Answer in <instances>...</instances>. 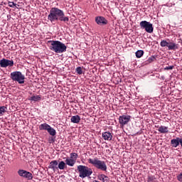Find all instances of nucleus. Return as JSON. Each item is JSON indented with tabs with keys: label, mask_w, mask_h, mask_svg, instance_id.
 Masks as SVG:
<instances>
[{
	"label": "nucleus",
	"mask_w": 182,
	"mask_h": 182,
	"mask_svg": "<svg viewBox=\"0 0 182 182\" xmlns=\"http://www.w3.org/2000/svg\"><path fill=\"white\" fill-rule=\"evenodd\" d=\"M76 163V161L75 159H72L71 158H67L65 160V164L67 166H70V167H73Z\"/></svg>",
	"instance_id": "nucleus-15"
},
{
	"label": "nucleus",
	"mask_w": 182,
	"mask_h": 182,
	"mask_svg": "<svg viewBox=\"0 0 182 182\" xmlns=\"http://www.w3.org/2000/svg\"><path fill=\"white\" fill-rule=\"evenodd\" d=\"M77 170L79 173V177L81 178H85V177H90L93 174V171L88 166L79 165L77 167Z\"/></svg>",
	"instance_id": "nucleus-4"
},
{
	"label": "nucleus",
	"mask_w": 182,
	"mask_h": 182,
	"mask_svg": "<svg viewBox=\"0 0 182 182\" xmlns=\"http://www.w3.org/2000/svg\"><path fill=\"white\" fill-rule=\"evenodd\" d=\"M6 107L5 106L0 107V117L3 116L4 114L6 113Z\"/></svg>",
	"instance_id": "nucleus-25"
},
{
	"label": "nucleus",
	"mask_w": 182,
	"mask_h": 182,
	"mask_svg": "<svg viewBox=\"0 0 182 182\" xmlns=\"http://www.w3.org/2000/svg\"><path fill=\"white\" fill-rule=\"evenodd\" d=\"M75 70L78 75H82L83 73V71L82 70V67H77Z\"/></svg>",
	"instance_id": "nucleus-28"
},
{
	"label": "nucleus",
	"mask_w": 182,
	"mask_h": 182,
	"mask_svg": "<svg viewBox=\"0 0 182 182\" xmlns=\"http://www.w3.org/2000/svg\"><path fill=\"white\" fill-rule=\"evenodd\" d=\"M9 6H10V8H14V6H16V4H15L14 1H9Z\"/></svg>",
	"instance_id": "nucleus-30"
},
{
	"label": "nucleus",
	"mask_w": 182,
	"mask_h": 182,
	"mask_svg": "<svg viewBox=\"0 0 182 182\" xmlns=\"http://www.w3.org/2000/svg\"><path fill=\"white\" fill-rule=\"evenodd\" d=\"M171 144L173 147H178L180 146V137H176L171 140Z\"/></svg>",
	"instance_id": "nucleus-14"
},
{
	"label": "nucleus",
	"mask_w": 182,
	"mask_h": 182,
	"mask_svg": "<svg viewBox=\"0 0 182 182\" xmlns=\"http://www.w3.org/2000/svg\"><path fill=\"white\" fill-rule=\"evenodd\" d=\"M70 159L75 160H77V153H71L70 156Z\"/></svg>",
	"instance_id": "nucleus-27"
},
{
	"label": "nucleus",
	"mask_w": 182,
	"mask_h": 182,
	"mask_svg": "<svg viewBox=\"0 0 182 182\" xmlns=\"http://www.w3.org/2000/svg\"><path fill=\"white\" fill-rule=\"evenodd\" d=\"M50 127V125L44 123V124H41L39 126V130H46L48 132V130L49 129V128Z\"/></svg>",
	"instance_id": "nucleus-18"
},
{
	"label": "nucleus",
	"mask_w": 182,
	"mask_h": 182,
	"mask_svg": "<svg viewBox=\"0 0 182 182\" xmlns=\"http://www.w3.org/2000/svg\"><path fill=\"white\" fill-rule=\"evenodd\" d=\"M139 26L141 29H144L147 33H153L154 28H153V24L147 21H142L139 23Z\"/></svg>",
	"instance_id": "nucleus-6"
},
{
	"label": "nucleus",
	"mask_w": 182,
	"mask_h": 182,
	"mask_svg": "<svg viewBox=\"0 0 182 182\" xmlns=\"http://www.w3.org/2000/svg\"><path fill=\"white\" fill-rule=\"evenodd\" d=\"M156 60V56L151 55L148 58V60L146 61V64L152 63V62H154Z\"/></svg>",
	"instance_id": "nucleus-24"
},
{
	"label": "nucleus",
	"mask_w": 182,
	"mask_h": 182,
	"mask_svg": "<svg viewBox=\"0 0 182 182\" xmlns=\"http://www.w3.org/2000/svg\"><path fill=\"white\" fill-rule=\"evenodd\" d=\"M48 43H50L49 46L50 50H53L55 53H63L68 49L66 45L59 41H50Z\"/></svg>",
	"instance_id": "nucleus-2"
},
{
	"label": "nucleus",
	"mask_w": 182,
	"mask_h": 182,
	"mask_svg": "<svg viewBox=\"0 0 182 182\" xmlns=\"http://www.w3.org/2000/svg\"><path fill=\"white\" fill-rule=\"evenodd\" d=\"M41 99H42L41 95H33L31 97L30 100H31L32 102H39Z\"/></svg>",
	"instance_id": "nucleus-21"
},
{
	"label": "nucleus",
	"mask_w": 182,
	"mask_h": 182,
	"mask_svg": "<svg viewBox=\"0 0 182 182\" xmlns=\"http://www.w3.org/2000/svg\"><path fill=\"white\" fill-rule=\"evenodd\" d=\"M0 66L1 68H8V66L12 68L14 66V60L3 58L0 60Z\"/></svg>",
	"instance_id": "nucleus-9"
},
{
	"label": "nucleus",
	"mask_w": 182,
	"mask_h": 182,
	"mask_svg": "<svg viewBox=\"0 0 182 182\" xmlns=\"http://www.w3.org/2000/svg\"><path fill=\"white\" fill-rule=\"evenodd\" d=\"M179 1H181L182 2V0H179Z\"/></svg>",
	"instance_id": "nucleus-34"
},
{
	"label": "nucleus",
	"mask_w": 182,
	"mask_h": 182,
	"mask_svg": "<svg viewBox=\"0 0 182 182\" xmlns=\"http://www.w3.org/2000/svg\"><path fill=\"white\" fill-rule=\"evenodd\" d=\"M143 55H144V51H143L141 50H139L136 52V58H141V56H143Z\"/></svg>",
	"instance_id": "nucleus-26"
},
{
	"label": "nucleus",
	"mask_w": 182,
	"mask_h": 182,
	"mask_svg": "<svg viewBox=\"0 0 182 182\" xmlns=\"http://www.w3.org/2000/svg\"><path fill=\"white\" fill-rule=\"evenodd\" d=\"M48 19L51 23H55V22H58V21L66 23L69 21V17L65 16L63 10H61L58 7H53L50 10Z\"/></svg>",
	"instance_id": "nucleus-1"
},
{
	"label": "nucleus",
	"mask_w": 182,
	"mask_h": 182,
	"mask_svg": "<svg viewBox=\"0 0 182 182\" xmlns=\"http://www.w3.org/2000/svg\"><path fill=\"white\" fill-rule=\"evenodd\" d=\"M156 177L154 176H148V182H154Z\"/></svg>",
	"instance_id": "nucleus-29"
},
{
	"label": "nucleus",
	"mask_w": 182,
	"mask_h": 182,
	"mask_svg": "<svg viewBox=\"0 0 182 182\" xmlns=\"http://www.w3.org/2000/svg\"><path fill=\"white\" fill-rule=\"evenodd\" d=\"M89 164H92L97 168V170H101V171H107V165H106V162L105 161L99 160V158L95 157L94 159H88Z\"/></svg>",
	"instance_id": "nucleus-3"
},
{
	"label": "nucleus",
	"mask_w": 182,
	"mask_h": 182,
	"mask_svg": "<svg viewBox=\"0 0 182 182\" xmlns=\"http://www.w3.org/2000/svg\"><path fill=\"white\" fill-rule=\"evenodd\" d=\"M158 132L162 134L168 133V127L161 125L159 127Z\"/></svg>",
	"instance_id": "nucleus-17"
},
{
	"label": "nucleus",
	"mask_w": 182,
	"mask_h": 182,
	"mask_svg": "<svg viewBox=\"0 0 182 182\" xmlns=\"http://www.w3.org/2000/svg\"><path fill=\"white\" fill-rule=\"evenodd\" d=\"M167 41L163 40L161 41L160 46H161V48H166V46L168 48V42H170V40L168 39Z\"/></svg>",
	"instance_id": "nucleus-20"
},
{
	"label": "nucleus",
	"mask_w": 182,
	"mask_h": 182,
	"mask_svg": "<svg viewBox=\"0 0 182 182\" xmlns=\"http://www.w3.org/2000/svg\"><path fill=\"white\" fill-rule=\"evenodd\" d=\"M173 69H174V66L173 65H171V66L166 67L164 68V70H173Z\"/></svg>",
	"instance_id": "nucleus-31"
},
{
	"label": "nucleus",
	"mask_w": 182,
	"mask_h": 182,
	"mask_svg": "<svg viewBox=\"0 0 182 182\" xmlns=\"http://www.w3.org/2000/svg\"><path fill=\"white\" fill-rule=\"evenodd\" d=\"M70 120L72 123H75L77 124L80 122V117L79 115L73 116L71 117Z\"/></svg>",
	"instance_id": "nucleus-16"
},
{
	"label": "nucleus",
	"mask_w": 182,
	"mask_h": 182,
	"mask_svg": "<svg viewBox=\"0 0 182 182\" xmlns=\"http://www.w3.org/2000/svg\"><path fill=\"white\" fill-rule=\"evenodd\" d=\"M177 180H178V181L182 182V172L179 175L177 176Z\"/></svg>",
	"instance_id": "nucleus-32"
},
{
	"label": "nucleus",
	"mask_w": 182,
	"mask_h": 182,
	"mask_svg": "<svg viewBox=\"0 0 182 182\" xmlns=\"http://www.w3.org/2000/svg\"><path fill=\"white\" fill-rule=\"evenodd\" d=\"M65 166L66 164L65 163V161H61L59 164H58V170H64Z\"/></svg>",
	"instance_id": "nucleus-22"
},
{
	"label": "nucleus",
	"mask_w": 182,
	"mask_h": 182,
	"mask_svg": "<svg viewBox=\"0 0 182 182\" xmlns=\"http://www.w3.org/2000/svg\"><path fill=\"white\" fill-rule=\"evenodd\" d=\"M102 136V139L107 141H112V139H113V135L109 132H103Z\"/></svg>",
	"instance_id": "nucleus-11"
},
{
	"label": "nucleus",
	"mask_w": 182,
	"mask_h": 182,
	"mask_svg": "<svg viewBox=\"0 0 182 182\" xmlns=\"http://www.w3.org/2000/svg\"><path fill=\"white\" fill-rule=\"evenodd\" d=\"M10 77L14 82H18L19 85L25 83V75L21 71H14L11 73Z\"/></svg>",
	"instance_id": "nucleus-5"
},
{
	"label": "nucleus",
	"mask_w": 182,
	"mask_h": 182,
	"mask_svg": "<svg viewBox=\"0 0 182 182\" xmlns=\"http://www.w3.org/2000/svg\"><path fill=\"white\" fill-rule=\"evenodd\" d=\"M95 22L97 25H107V20L103 16L96 17Z\"/></svg>",
	"instance_id": "nucleus-10"
},
{
	"label": "nucleus",
	"mask_w": 182,
	"mask_h": 182,
	"mask_svg": "<svg viewBox=\"0 0 182 182\" xmlns=\"http://www.w3.org/2000/svg\"><path fill=\"white\" fill-rule=\"evenodd\" d=\"M98 178L103 182H109V177H107L106 175L105 174H101L100 176H98Z\"/></svg>",
	"instance_id": "nucleus-19"
},
{
	"label": "nucleus",
	"mask_w": 182,
	"mask_h": 182,
	"mask_svg": "<svg viewBox=\"0 0 182 182\" xmlns=\"http://www.w3.org/2000/svg\"><path fill=\"white\" fill-rule=\"evenodd\" d=\"M48 168H50L54 173L55 171H58V161H52L48 166Z\"/></svg>",
	"instance_id": "nucleus-12"
},
{
	"label": "nucleus",
	"mask_w": 182,
	"mask_h": 182,
	"mask_svg": "<svg viewBox=\"0 0 182 182\" xmlns=\"http://www.w3.org/2000/svg\"><path fill=\"white\" fill-rule=\"evenodd\" d=\"M130 119H132V116L130 115H122L119 117V123L121 126H126L130 122Z\"/></svg>",
	"instance_id": "nucleus-8"
},
{
	"label": "nucleus",
	"mask_w": 182,
	"mask_h": 182,
	"mask_svg": "<svg viewBox=\"0 0 182 182\" xmlns=\"http://www.w3.org/2000/svg\"><path fill=\"white\" fill-rule=\"evenodd\" d=\"M48 133H49V134L50 136H56V130H55V129L52 128V127H50L48 128V130H47Z\"/></svg>",
	"instance_id": "nucleus-23"
},
{
	"label": "nucleus",
	"mask_w": 182,
	"mask_h": 182,
	"mask_svg": "<svg viewBox=\"0 0 182 182\" xmlns=\"http://www.w3.org/2000/svg\"><path fill=\"white\" fill-rule=\"evenodd\" d=\"M168 50H176V49H178V44L168 41Z\"/></svg>",
	"instance_id": "nucleus-13"
},
{
	"label": "nucleus",
	"mask_w": 182,
	"mask_h": 182,
	"mask_svg": "<svg viewBox=\"0 0 182 182\" xmlns=\"http://www.w3.org/2000/svg\"><path fill=\"white\" fill-rule=\"evenodd\" d=\"M49 143H55V138L53 136H51L48 139Z\"/></svg>",
	"instance_id": "nucleus-33"
},
{
	"label": "nucleus",
	"mask_w": 182,
	"mask_h": 182,
	"mask_svg": "<svg viewBox=\"0 0 182 182\" xmlns=\"http://www.w3.org/2000/svg\"><path fill=\"white\" fill-rule=\"evenodd\" d=\"M18 176H20V177H22L23 178H26L27 180H32V178H33V175H32V173L28 171H25L23 169H19L17 171Z\"/></svg>",
	"instance_id": "nucleus-7"
}]
</instances>
